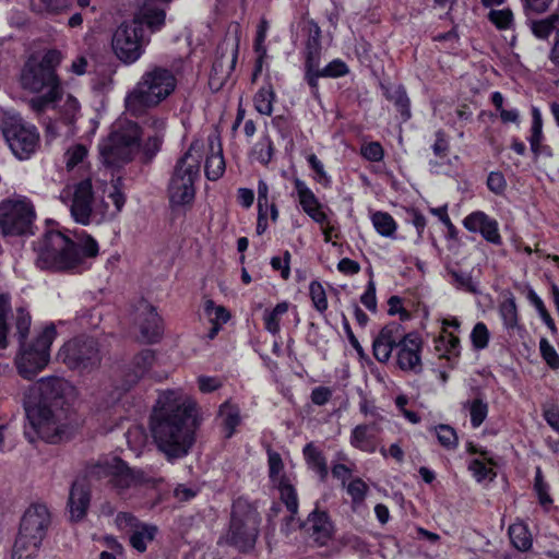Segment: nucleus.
<instances>
[{"label": "nucleus", "mask_w": 559, "mask_h": 559, "mask_svg": "<svg viewBox=\"0 0 559 559\" xmlns=\"http://www.w3.org/2000/svg\"><path fill=\"white\" fill-rule=\"evenodd\" d=\"M91 493L84 481L76 480L73 483L69 496V509L71 518L75 521L82 520L88 509Z\"/></svg>", "instance_id": "nucleus-23"}, {"label": "nucleus", "mask_w": 559, "mask_h": 559, "mask_svg": "<svg viewBox=\"0 0 559 559\" xmlns=\"http://www.w3.org/2000/svg\"><path fill=\"white\" fill-rule=\"evenodd\" d=\"M10 296L0 295V348L8 346L9 314L14 319L15 334L21 345L15 358L19 374L26 380L34 379L50 360V346L56 338L57 331L53 325L46 326L44 331L29 344H25L31 326V316L24 308H17L15 314L11 313Z\"/></svg>", "instance_id": "nucleus-3"}, {"label": "nucleus", "mask_w": 559, "mask_h": 559, "mask_svg": "<svg viewBox=\"0 0 559 559\" xmlns=\"http://www.w3.org/2000/svg\"><path fill=\"white\" fill-rule=\"evenodd\" d=\"M539 350L542 357L551 369H559V355L547 338L543 337L539 341Z\"/></svg>", "instance_id": "nucleus-49"}, {"label": "nucleus", "mask_w": 559, "mask_h": 559, "mask_svg": "<svg viewBox=\"0 0 559 559\" xmlns=\"http://www.w3.org/2000/svg\"><path fill=\"white\" fill-rule=\"evenodd\" d=\"M157 531V526L155 525L141 523L130 534L129 540L131 546L140 552H144L147 548V544L155 538Z\"/></svg>", "instance_id": "nucleus-30"}, {"label": "nucleus", "mask_w": 559, "mask_h": 559, "mask_svg": "<svg viewBox=\"0 0 559 559\" xmlns=\"http://www.w3.org/2000/svg\"><path fill=\"white\" fill-rule=\"evenodd\" d=\"M295 189L298 195L299 203L305 211V213L309 212L311 209L320 206V202L311 189L308 188L305 181L296 178L294 180Z\"/></svg>", "instance_id": "nucleus-36"}, {"label": "nucleus", "mask_w": 559, "mask_h": 559, "mask_svg": "<svg viewBox=\"0 0 559 559\" xmlns=\"http://www.w3.org/2000/svg\"><path fill=\"white\" fill-rule=\"evenodd\" d=\"M87 155V150L82 144H76L72 147H70L66 153V164L69 169L74 168L80 163L83 162V159Z\"/></svg>", "instance_id": "nucleus-54"}, {"label": "nucleus", "mask_w": 559, "mask_h": 559, "mask_svg": "<svg viewBox=\"0 0 559 559\" xmlns=\"http://www.w3.org/2000/svg\"><path fill=\"white\" fill-rule=\"evenodd\" d=\"M218 418L222 421L225 438L229 439L236 432V428L241 423L240 409L236 404L229 401L224 402L218 409Z\"/></svg>", "instance_id": "nucleus-26"}, {"label": "nucleus", "mask_w": 559, "mask_h": 559, "mask_svg": "<svg viewBox=\"0 0 559 559\" xmlns=\"http://www.w3.org/2000/svg\"><path fill=\"white\" fill-rule=\"evenodd\" d=\"M36 213L33 203L22 195L0 202V231L3 236L33 235Z\"/></svg>", "instance_id": "nucleus-12"}, {"label": "nucleus", "mask_w": 559, "mask_h": 559, "mask_svg": "<svg viewBox=\"0 0 559 559\" xmlns=\"http://www.w3.org/2000/svg\"><path fill=\"white\" fill-rule=\"evenodd\" d=\"M60 200L69 206L73 219L82 225L91 224L95 194L90 179L66 187Z\"/></svg>", "instance_id": "nucleus-16"}, {"label": "nucleus", "mask_w": 559, "mask_h": 559, "mask_svg": "<svg viewBox=\"0 0 559 559\" xmlns=\"http://www.w3.org/2000/svg\"><path fill=\"white\" fill-rule=\"evenodd\" d=\"M132 320L139 328L140 340L144 343H155L162 335L160 318L155 308L146 300H140L132 313Z\"/></svg>", "instance_id": "nucleus-19"}, {"label": "nucleus", "mask_w": 559, "mask_h": 559, "mask_svg": "<svg viewBox=\"0 0 559 559\" xmlns=\"http://www.w3.org/2000/svg\"><path fill=\"white\" fill-rule=\"evenodd\" d=\"M490 333L484 322H477L471 333V341L473 347L477 350L484 349L488 346Z\"/></svg>", "instance_id": "nucleus-46"}, {"label": "nucleus", "mask_w": 559, "mask_h": 559, "mask_svg": "<svg viewBox=\"0 0 559 559\" xmlns=\"http://www.w3.org/2000/svg\"><path fill=\"white\" fill-rule=\"evenodd\" d=\"M260 523L261 518L255 509L245 502H236L225 536L226 543L241 552L252 550L259 536Z\"/></svg>", "instance_id": "nucleus-11"}, {"label": "nucleus", "mask_w": 559, "mask_h": 559, "mask_svg": "<svg viewBox=\"0 0 559 559\" xmlns=\"http://www.w3.org/2000/svg\"><path fill=\"white\" fill-rule=\"evenodd\" d=\"M310 168L316 173L314 179L323 185L324 187L330 186L331 178L324 170L322 162L317 157L316 154H310L307 158Z\"/></svg>", "instance_id": "nucleus-53"}, {"label": "nucleus", "mask_w": 559, "mask_h": 559, "mask_svg": "<svg viewBox=\"0 0 559 559\" xmlns=\"http://www.w3.org/2000/svg\"><path fill=\"white\" fill-rule=\"evenodd\" d=\"M155 361L154 352L151 349H144L134 356L129 371L126 373L127 388L136 383L143 378Z\"/></svg>", "instance_id": "nucleus-24"}, {"label": "nucleus", "mask_w": 559, "mask_h": 559, "mask_svg": "<svg viewBox=\"0 0 559 559\" xmlns=\"http://www.w3.org/2000/svg\"><path fill=\"white\" fill-rule=\"evenodd\" d=\"M531 31L538 39H547L555 29L559 28V15L551 14L545 19L532 21Z\"/></svg>", "instance_id": "nucleus-31"}, {"label": "nucleus", "mask_w": 559, "mask_h": 559, "mask_svg": "<svg viewBox=\"0 0 559 559\" xmlns=\"http://www.w3.org/2000/svg\"><path fill=\"white\" fill-rule=\"evenodd\" d=\"M361 155L370 162H380L384 152L379 142H370L361 146Z\"/></svg>", "instance_id": "nucleus-60"}, {"label": "nucleus", "mask_w": 559, "mask_h": 559, "mask_svg": "<svg viewBox=\"0 0 559 559\" xmlns=\"http://www.w3.org/2000/svg\"><path fill=\"white\" fill-rule=\"evenodd\" d=\"M488 20L499 29H509L513 25V13L510 9L490 10Z\"/></svg>", "instance_id": "nucleus-42"}, {"label": "nucleus", "mask_w": 559, "mask_h": 559, "mask_svg": "<svg viewBox=\"0 0 559 559\" xmlns=\"http://www.w3.org/2000/svg\"><path fill=\"white\" fill-rule=\"evenodd\" d=\"M347 492L357 502L364 500L367 492V485L359 478L352 480L347 486Z\"/></svg>", "instance_id": "nucleus-63"}, {"label": "nucleus", "mask_w": 559, "mask_h": 559, "mask_svg": "<svg viewBox=\"0 0 559 559\" xmlns=\"http://www.w3.org/2000/svg\"><path fill=\"white\" fill-rule=\"evenodd\" d=\"M309 295L313 307L323 313L328 309V299L322 284L318 281H312L309 285Z\"/></svg>", "instance_id": "nucleus-44"}, {"label": "nucleus", "mask_w": 559, "mask_h": 559, "mask_svg": "<svg viewBox=\"0 0 559 559\" xmlns=\"http://www.w3.org/2000/svg\"><path fill=\"white\" fill-rule=\"evenodd\" d=\"M295 515L296 514H290L289 518H287V527L302 526L319 545H325L331 538L333 526L324 511H312L304 523L296 521Z\"/></svg>", "instance_id": "nucleus-21"}, {"label": "nucleus", "mask_w": 559, "mask_h": 559, "mask_svg": "<svg viewBox=\"0 0 559 559\" xmlns=\"http://www.w3.org/2000/svg\"><path fill=\"white\" fill-rule=\"evenodd\" d=\"M2 133L12 153L22 160L28 159L39 145L37 128L20 116L5 118Z\"/></svg>", "instance_id": "nucleus-15"}, {"label": "nucleus", "mask_w": 559, "mask_h": 559, "mask_svg": "<svg viewBox=\"0 0 559 559\" xmlns=\"http://www.w3.org/2000/svg\"><path fill=\"white\" fill-rule=\"evenodd\" d=\"M74 395V386L59 377L43 378L32 385L24 397L29 423L24 430L25 438L31 443L37 439L57 443L69 438L73 421L70 402Z\"/></svg>", "instance_id": "nucleus-1"}, {"label": "nucleus", "mask_w": 559, "mask_h": 559, "mask_svg": "<svg viewBox=\"0 0 559 559\" xmlns=\"http://www.w3.org/2000/svg\"><path fill=\"white\" fill-rule=\"evenodd\" d=\"M421 338L416 333H405L402 325L391 322L383 326L373 340V356L379 362L389 361L392 350L396 348V362L403 371L420 373Z\"/></svg>", "instance_id": "nucleus-8"}, {"label": "nucleus", "mask_w": 559, "mask_h": 559, "mask_svg": "<svg viewBox=\"0 0 559 559\" xmlns=\"http://www.w3.org/2000/svg\"><path fill=\"white\" fill-rule=\"evenodd\" d=\"M302 453L309 467L320 476L321 480H324L329 471L322 451L313 442H309L305 445Z\"/></svg>", "instance_id": "nucleus-29"}, {"label": "nucleus", "mask_w": 559, "mask_h": 559, "mask_svg": "<svg viewBox=\"0 0 559 559\" xmlns=\"http://www.w3.org/2000/svg\"><path fill=\"white\" fill-rule=\"evenodd\" d=\"M480 234L487 241L491 243H501V236L499 234L498 222L491 217H489L487 223L483 226Z\"/></svg>", "instance_id": "nucleus-56"}, {"label": "nucleus", "mask_w": 559, "mask_h": 559, "mask_svg": "<svg viewBox=\"0 0 559 559\" xmlns=\"http://www.w3.org/2000/svg\"><path fill=\"white\" fill-rule=\"evenodd\" d=\"M349 72L348 66L341 59H334L320 72V78L336 79L346 75Z\"/></svg>", "instance_id": "nucleus-48"}, {"label": "nucleus", "mask_w": 559, "mask_h": 559, "mask_svg": "<svg viewBox=\"0 0 559 559\" xmlns=\"http://www.w3.org/2000/svg\"><path fill=\"white\" fill-rule=\"evenodd\" d=\"M450 275L459 288L473 294L478 293L477 285L474 283L469 273L451 270Z\"/></svg>", "instance_id": "nucleus-50"}, {"label": "nucleus", "mask_w": 559, "mask_h": 559, "mask_svg": "<svg viewBox=\"0 0 559 559\" xmlns=\"http://www.w3.org/2000/svg\"><path fill=\"white\" fill-rule=\"evenodd\" d=\"M533 121H532V128H531V136L528 139L531 148L534 153L538 152L542 139H543V121L540 112L537 108H533L532 111Z\"/></svg>", "instance_id": "nucleus-43"}, {"label": "nucleus", "mask_w": 559, "mask_h": 559, "mask_svg": "<svg viewBox=\"0 0 559 559\" xmlns=\"http://www.w3.org/2000/svg\"><path fill=\"white\" fill-rule=\"evenodd\" d=\"M269 476L272 484L278 489L281 500L285 503L292 515L298 512V497L294 486L283 475L284 464L277 452H267Z\"/></svg>", "instance_id": "nucleus-18"}, {"label": "nucleus", "mask_w": 559, "mask_h": 559, "mask_svg": "<svg viewBox=\"0 0 559 559\" xmlns=\"http://www.w3.org/2000/svg\"><path fill=\"white\" fill-rule=\"evenodd\" d=\"M436 433L440 444L447 449H455L457 445V436L455 430L449 425H439L436 428Z\"/></svg>", "instance_id": "nucleus-47"}, {"label": "nucleus", "mask_w": 559, "mask_h": 559, "mask_svg": "<svg viewBox=\"0 0 559 559\" xmlns=\"http://www.w3.org/2000/svg\"><path fill=\"white\" fill-rule=\"evenodd\" d=\"M170 0H136L138 12L131 22L122 23L114 33L112 49L124 63H133L142 52L144 45L143 25L152 32L159 29L165 22L164 2Z\"/></svg>", "instance_id": "nucleus-6"}, {"label": "nucleus", "mask_w": 559, "mask_h": 559, "mask_svg": "<svg viewBox=\"0 0 559 559\" xmlns=\"http://www.w3.org/2000/svg\"><path fill=\"white\" fill-rule=\"evenodd\" d=\"M141 134L136 122L126 118L118 119L107 140L99 144L103 162L108 166L119 167L132 160L140 148L143 160L151 162L159 152L164 136L148 133L144 144L140 146Z\"/></svg>", "instance_id": "nucleus-5"}, {"label": "nucleus", "mask_w": 559, "mask_h": 559, "mask_svg": "<svg viewBox=\"0 0 559 559\" xmlns=\"http://www.w3.org/2000/svg\"><path fill=\"white\" fill-rule=\"evenodd\" d=\"M527 299L532 304V306L535 307L538 314L540 316L544 323L551 330L556 331V324L552 318L550 317L549 312L547 311L544 301L540 299V297L535 293V290L530 289L527 293Z\"/></svg>", "instance_id": "nucleus-45"}, {"label": "nucleus", "mask_w": 559, "mask_h": 559, "mask_svg": "<svg viewBox=\"0 0 559 559\" xmlns=\"http://www.w3.org/2000/svg\"><path fill=\"white\" fill-rule=\"evenodd\" d=\"M198 386L202 393H211L222 386V381L217 377L200 376L198 378Z\"/></svg>", "instance_id": "nucleus-64"}, {"label": "nucleus", "mask_w": 559, "mask_h": 559, "mask_svg": "<svg viewBox=\"0 0 559 559\" xmlns=\"http://www.w3.org/2000/svg\"><path fill=\"white\" fill-rule=\"evenodd\" d=\"M288 308L289 304L287 301H283L277 304L272 311L264 313V326L273 335L280 332L281 317L288 311Z\"/></svg>", "instance_id": "nucleus-38"}, {"label": "nucleus", "mask_w": 559, "mask_h": 559, "mask_svg": "<svg viewBox=\"0 0 559 559\" xmlns=\"http://www.w3.org/2000/svg\"><path fill=\"white\" fill-rule=\"evenodd\" d=\"M381 427L377 420L357 425L350 433V444L360 451L373 453L377 449L376 438Z\"/></svg>", "instance_id": "nucleus-22"}, {"label": "nucleus", "mask_w": 559, "mask_h": 559, "mask_svg": "<svg viewBox=\"0 0 559 559\" xmlns=\"http://www.w3.org/2000/svg\"><path fill=\"white\" fill-rule=\"evenodd\" d=\"M509 536L512 545L521 551H526L532 547L531 534L527 527L522 523L510 525Z\"/></svg>", "instance_id": "nucleus-34"}, {"label": "nucleus", "mask_w": 559, "mask_h": 559, "mask_svg": "<svg viewBox=\"0 0 559 559\" xmlns=\"http://www.w3.org/2000/svg\"><path fill=\"white\" fill-rule=\"evenodd\" d=\"M116 525L119 530L132 533L141 522L128 512H120L116 516Z\"/></svg>", "instance_id": "nucleus-57"}, {"label": "nucleus", "mask_w": 559, "mask_h": 559, "mask_svg": "<svg viewBox=\"0 0 559 559\" xmlns=\"http://www.w3.org/2000/svg\"><path fill=\"white\" fill-rule=\"evenodd\" d=\"M274 153L273 142L269 136H262L252 148V156L263 165H267Z\"/></svg>", "instance_id": "nucleus-41"}, {"label": "nucleus", "mask_w": 559, "mask_h": 559, "mask_svg": "<svg viewBox=\"0 0 559 559\" xmlns=\"http://www.w3.org/2000/svg\"><path fill=\"white\" fill-rule=\"evenodd\" d=\"M61 59V53L52 49L41 57L31 56L23 64L19 78L21 87L29 93H43L31 99L33 110L40 112L61 96L62 87L56 74Z\"/></svg>", "instance_id": "nucleus-7"}, {"label": "nucleus", "mask_w": 559, "mask_h": 559, "mask_svg": "<svg viewBox=\"0 0 559 559\" xmlns=\"http://www.w3.org/2000/svg\"><path fill=\"white\" fill-rule=\"evenodd\" d=\"M199 426L198 404L192 396L182 390H167L158 395L150 429L157 449L169 461L190 453Z\"/></svg>", "instance_id": "nucleus-2"}, {"label": "nucleus", "mask_w": 559, "mask_h": 559, "mask_svg": "<svg viewBox=\"0 0 559 559\" xmlns=\"http://www.w3.org/2000/svg\"><path fill=\"white\" fill-rule=\"evenodd\" d=\"M275 100V92L271 84L263 85L257 92L253 98L254 108L265 116H271L273 112V103Z\"/></svg>", "instance_id": "nucleus-32"}, {"label": "nucleus", "mask_w": 559, "mask_h": 559, "mask_svg": "<svg viewBox=\"0 0 559 559\" xmlns=\"http://www.w3.org/2000/svg\"><path fill=\"white\" fill-rule=\"evenodd\" d=\"M142 480V474L131 469L126 463L117 457L115 473L111 478V486L119 492L136 486Z\"/></svg>", "instance_id": "nucleus-25"}, {"label": "nucleus", "mask_w": 559, "mask_h": 559, "mask_svg": "<svg viewBox=\"0 0 559 559\" xmlns=\"http://www.w3.org/2000/svg\"><path fill=\"white\" fill-rule=\"evenodd\" d=\"M166 119L162 118V117H157V116H148L144 121H143V133L144 134H148L151 133L152 135H162L164 136L165 135V131H166Z\"/></svg>", "instance_id": "nucleus-52"}, {"label": "nucleus", "mask_w": 559, "mask_h": 559, "mask_svg": "<svg viewBox=\"0 0 559 559\" xmlns=\"http://www.w3.org/2000/svg\"><path fill=\"white\" fill-rule=\"evenodd\" d=\"M382 90L385 98L400 111L403 121L408 120L411 118L409 98L405 88L402 85H382Z\"/></svg>", "instance_id": "nucleus-27"}, {"label": "nucleus", "mask_w": 559, "mask_h": 559, "mask_svg": "<svg viewBox=\"0 0 559 559\" xmlns=\"http://www.w3.org/2000/svg\"><path fill=\"white\" fill-rule=\"evenodd\" d=\"M487 187L496 194L503 193L507 188V181L502 173L491 171L487 178Z\"/></svg>", "instance_id": "nucleus-61"}, {"label": "nucleus", "mask_w": 559, "mask_h": 559, "mask_svg": "<svg viewBox=\"0 0 559 559\" xmlns=\"http://www.w3.org/2000/svg\"><path fill=\"white\" fill-rule=\"evenodd\" d=\"M177 85L175 74L162 67L145 71L134 87L124 98L126 110L134 116H142L147 109L158 106L170 96Z\"/></svg>", "instance_id": "nucleus-9"}, {"label": "nucleus", "mask_w": 559, "mask_h": 559, "mask_svg": "<svg viewBox=\"0 0 559 559\" xmlns=\"http://www.w3.org/2000/svg\"><path fill=\"white\" fill-rule=\"evenodd\" d=\"M468 468L477 481H481L486 478H492V469L478 459L471 461Z\"/></svg>", "instance_id": "nucleus-62"}, {"label": "nucleus", "mask_w": 559, "mask_h": 559, "mask_svg": "<svg viewBox=\"0 0 559 559\" xmlns=\"http://www.w3.org/2000/svg\"><path fill=\"white\" fill-rule=\"evenodd\" d=\"M50 525V513L43 503H33L24 512L13 547V559L32 557L40 546Z\"/></svg>", "instance_id": "nucleus-10"}, {"label": "nucleus", "mask_w": 559, "mask_h": 559, "mask_svg": "<svg viewBox=\"0 0 559 559\" xmlns=\"http://www.w3.org/2000/svg\"><path fill=\"white\" fill-rule=\"evenodd\" d=\"M499 313L506 329H515L519 323L515 298L510 295L499 306Z\"/></svg>", "instance_id": "nucleus-35"}, {"label": "nucleus", "mask_w": 559, "mask_h": 559, "mask_svg": "<svg viewBox=\"0 0 559 559\" xmlns=\"http://www.w3.org/2000/svg\"><path fill=\"white\" fill-rule=\"evenodd\" d=\"M534 488L538 495V499L542 506H546L552 502L550 496L547 492L548 486L543 480L542 471L539 467L536 469Z\"/></svg>", "instance_id": "nucleus-59"}, {"label": "nucleus", "mask_w": 559, "mask_h": 559, "mask_svg": "<svg viewBox=\"0 0 559 559\" xmlns=\"http://www.w3.org/2000/svg\"><path fill=\"white\" fill-rule=\"evenodd\" d=\"M36 265L41 270L72 271L83 262L84 258H94L98 253V245L88 235L78 237V241L57 230L47 231L34 247Z\"/></svg>", "instance_id": "nucleus-4"}, {"label": "nucleus", "mask_w": 559, "mask_h": 559, "mask_svg": "<svg viewBox=\"0 0 559 559\" xmlns=\"http://www.w3.org/2000/svg\"><path fill=\"white\" fill-rule=\"evenodd\" d=\"M440 345L444 347L445 353L454 356L459 355L460 338L453 333H443V335L438 340V345L436 347L438 350L441 349Z\"/></svg>", "instance_id": "nucleus-55"}, {"label": "nucleus", "mask_w": 559, "mask_h": 559, "mask_svg": "<svg viewBox=\"0 0 559 559\" xmlns=\"http://www.w3.org/2000/svg\"><path fill=\"white\" fill-rule=\"evenodd\" d=\"M204 311L212 324L223 325L230 319L229 311L224 306H216L211 299L204 301Z\"/></svg>", "instance_id": "nucleus-40"}, {"label": "nucleus", "mask_w": 559, "mask_h": 559, "mask_svg": "<svg viewBox=\"0 0 559 559\" xmlns=\"http://www.w3.org/2000/svg\"><path fill=\"white\" fill-rule=\"evenodd\" d=\"M488 219L489 216L486 213L475 211L464 218L463 225L471 233H480Z\"/></svg>", "instance_id": "nucleus-51"}, {"label": "nucleus", "mask_w": 559, "mask_h": 559, "mask_svg": "<svg viewBox=\"0 0 559 559\" xmlns=\"http://www.w3.org/2000/svg\"><path fill=\"white\" fill-rule=\"evenodd\" d=\"M321 29L316 24L312 23L310 27L309 38L306 44V58H305V75L304 80L309 85L311 90V95L314 98H319V79L320 72L322 71L321 67Z\"/></svg>", "instance_id": "nucleus-17"}, {"label": "nucleus", "mask_w": 559, "mask_h": 559, "mask_svg": "<svg viewBox=\"0 0 559 559\" xmlns=\"http://www.w3.org/2000/svg\"><path fill=\"white\" fill-rule=\"evenodd\" d=\"M371 221L376 230L384 237H392L396 230L394 218L385 212H376L371 216Z\"/></svg>", "instance_id": "nucleus-37"}, {"label": "nucleus", "mask_w": 559, "mask_h": 559, "mask_svg": "<svg viewBox=\"0 0 559 559\" xmlns=\"http://www.w3.org/2000/svg\"><path fill=\"white\" fill-rule=\"evenodd\" d=\"M199 170L200 160L190 152L177 160L168 188L173 204L185 205L193 201L194 181L199 177Z\"/></svg>", "instance_id": "nucleus-14"}, {"label": "nucleus", "mask_w": 559, "mask_h": 559, "mask_svg": "<svg viewBox=\"0 0 559 559\" xmlns=\"http://www.w3.org/2000/svg\"><path fill=\"white\" fill-rule=\"evenodd\" d=\"M80 110V105L76 98L71 95H68L64 105L62 107V118L66 123L71 124L74 122L75 117Z\"/></svg>", "instance_id": "nucleus-58"}, {"label": "nucleus", "mask_w": 559, "mask_h": 559, "mask_svg": "<svg viewBox=\"0 0 559 559\" xmlns=\"http://www.w3.org/2000/svg\"><path fill=\"white\" fill-rule=\"evenodd\" d=\"M225 170V160L221 151L212 153L205 160V176L209 180H217Z\"/></svg>", "instance_id": "nucleus-39"}, {"label": "nucleus", "mask_w": 559, "mask_h": 559, "mask_svg": "<svg viewBox=\"0 0 559 559\" xmlns=\"http://www.w3.org/2000/svg\"><path fill=\"white\" fill-rule=\"evenodd\" d=\"M58 359L71 370L88 373L99 367L102 356L96 340L79 336L63 344L58 352Z\"/></svg>", "instance_id": "nucleus-13"}, {"label": "nucleus", "mask_w": 559, "mask_h": 559, "mask_svg": "<svg viewBox=\"0 0 559 559\" xmlns=\"http://www.w3.org/2000/svg\"><path fill=\"white\" fill-rule=\"evenodd\" d=\"M107 195L96 198L94 201L93 216L91 217V224H100L105 221L115 218L122 210L126 203V197L120 191L117 185H112L106 191Z\"/></svg>", "instance_id": "nucleus-20"}, {"label": "nucleus", "mask_w": 559, "mask_h": 559, "mask_svg": "<svg viewBox=\"0 0 559 559\" xmlns=\"http://www.w3.org/2000/svg\"><path fill=\"white\" fill-rule=\"evenodd\" d=\"M463 407L468 409L471 416V424L474 428H478L487 418L488 403L480 396L463 404Z\"/></svg>", "instance_id": "nucleus-33"}, {"label": "nucleus", "mask_w": 559, "mask_h": 559, "mask_svg": "<svg viewBox=\"0 0 559 559\" xmlns=\"http://www.w3.org/2000/svg\"><path fill=\"white\" fill-rule=\"evenodd\" d=\"M117 457L105 459L86 467V477L90 480L105 481L111 485Z\"/></svg>", "instance_id": "nucleus-28"}]
</instances>
